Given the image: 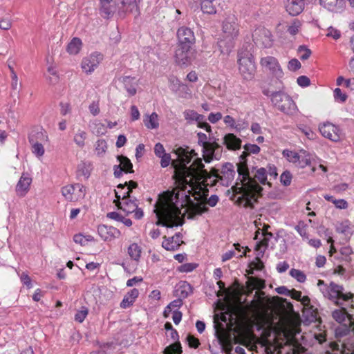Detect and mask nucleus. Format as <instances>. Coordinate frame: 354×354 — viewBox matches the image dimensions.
Instances as JSON below:
<instances>
[{
	"instance_id": "obj_1",
	"label": "nucleus",
	"mask_w": 354,
	"mask_h": 354,
	"mask_svg": "<svg viewBox=\"0 0 354 354\" xmlns=\"http://www.w3.org/2000/svg\"><path fill=\"white\" fill-rule=\"evenodd\" d=\"M190 190H178L177 188L171 191H167L159 196L158 201L154 205V212L158 218L156 224L167 227V234H169V229L174 227L182 226L184 223V214L188 213L189 218H194L197 215L207 212L206 204L192 203L184 213L181 212V208L191 203Z\"/></svg>"
},
{
	"instance_id": "obj_2",
	"label": "nucleus",
	"mask_w": 354,
	"mask_h": 354,
	"mask_svg": "<svg viewBox=\"0 0 354 354\" xmlns=\"http://www.w3.org/2000/svg\"><path fill=\"white\" fill-rule=\"evenodd\" d=\"M177 160L171 162L175 169V176L183 186L188 185L191 189L198 183L205 187L216 186L218 176V170L212 169L209 172L204 169L202 159L197 153L189 147H179L176 150Z\"/></svg>"
},
{
	"instance_id": "obj_3",
	"label": "nucleus",
	"mask_w": 354,
	"mask_h": 354,
	"mask_svg": "<svg viewBox=\"0 0 354 354\" xmlns=\"http://www.w3.org/2000/svg\"><path fill=\"white\" fill-rule=\"evenodd\" d=\"M237 172L240 183L237 182L232 187L233 190L232 199L234 200L239 205L253 209L257 198L262 195L263 188L257 181L262 185L271 186L267 180L268 171L263 167H252L249 169L247 162L242 161L237 164Z\"/></svg>"
},
{
	"instance_id": "obj_4",
	"label": "nucleus",
	"mask_w": 354,
	"mask_h": 354,
	"mask_svg": "<svg viewBox=\"0 0 354 354\" xmlns=\"http://www.w3.org/2000/svg\"><path fill=\"white\" fill-rule=\"evenodd\" d=\"M138 0H115L110 1L107 4L100 6V13L104 18H110L114 14L120 17H124L127 13L136 12Z\"/></svg>"
},
{
	"instance_id": "obj_5",
	"label": "nucleus",
	"mask_w": 354,
	"mask_h": 354,
	"mask_svg": "<svg viewBox=\"0 0 354 354\" xmlns=\"http://www.w3.org/2000/svg\"><path fill=\"white\" fill-rule=\"evenodd\" d=\"M239 25L237 19L234 15L228 16L223 24V32L225 39H221L218 42L221 53L228 55L233 48V39L239 35Z\"/></svg>"
},
{
	"instance_id": "obj_6",
	"label": "nucleus",
	"mask_w": 354,
	"mask_h": 354,
	"mask_svg": "<svg viewBox=\"0 0 354 354\" xmlns=\"http://www.w3.org/2000/svg\"><path fill=\"white\" fill-rule=\"evenodd\" d=\"M198 144L202 147L203 158L206 162L213 160H220L222 156L223 147L212 138L207 140L206 134L199 132L197 133Z\"/></svg>"
},
{
	"instance_id": "obj_7",
	"label": "nucleus",
	"mask_w": 354,
	"mask_h": 354,
	"mask_svg": "<svg viewBox=\"0 0 354 354\" xmlns=\"http://www.w3.org/2000/svg\"><path fill=\"white\" fill-rule=\"evenodd\" d=\"M239 69L245 80H251L254 74L255 66L252 53L247 50H241L238 54Z\"/></svg>"
},
{
	"instance_id": "obj_8",
	"label": "nucleus",
	"mask_w": 354,
	"mask_h": 354,
	"mask_svg": "<svg viewBox=\"0 0 354 354\" xmlns=\"http://www.w3.org/2000/svg\"><path fill=\"white\" fill-rule=\"evenodd\" d=\"M323 295L337 305H342V301H348L353 297L351 292L344 293L342 286L331 282L329 286L322 290Z\"/></svg>"
},
{
	"instance_id": "obj_9",
	"label": "nucleus",
	"mask_w": 354,
	"mask_h": 354,
	"mask_svg": "<svg viewBox=\"0 0 354 354\" xmlns=\"http://www.w3.org/2000/svg\"><path fill=\"white\" fill-rule=\"evenodd\" d=\"M272 102L278 109L286 114H291L296 109V104L292 98L282 92L273 93Z\"/></svg>"
},
{
	"instance_id": "obj_10",
	"label": "nucleus",
	"mask_w": 354,
	"mask_h": 354,
	"mask_svg": "<svg viewBox=\"0 0 354 354\" xmlns=\"http://www.w3.org/2000/svg\"><path fill=\"white\" fill-rule=\"evenodd\" d=\"M48 136L45 131H38L29 136V142L32 147V152L37 157L40 158L44 156L45 150L42 142H47Z\"/></svg>"
},
{
	"instance_id": "obj_11",
	"label": "nucleus",
	"mask_w": 354,
	"mask_h": 354,
	"mask_svg": "<svg viewBox=\"0 0 354 354\" xmlns=\"http://www.w3.org/2000/svg\"><path fill=\"white\" fill-rule=\"evenodd\" d=\"M62 194L68 201H77L84 198L85 187L79 183L68 185L62 188Z\"/></svg>"
},
{
	"instance_id": "obj_12",
	"label": "nucleus",
	"mask_w": 354,
	"mask_h": 354,
	"mask_svg": "<svg viewBox=\"0 0 354 354\" xmlns=\"http://www.w3.org/2000/svg\"><path fill=\"white\" fill-rule=\"evenodd\" d=\"M260 64L265 71H269L277 78L279 79L283 77V71L278 60L275 57L272 56L262 57Z\"/></svg>"
},
{
	"instance_id": "obj_13",
	"label": "nucleus",
	"mask_w": 354,
	"mask_h": 354,
	"mask_svg": "<svg viewBox=\"0 0 354 354\" xmlns=\"http://www.w3.org/2000/svg\"><path fill=\"white\" fill-rule=\"evenodd\" d=\"M252 38L257 46L269 48L272 45V36L270 31L266 28H261L256 29Z\"/></svg>"
},
{
	"instance_id": "obj_14",
	"label": "nucleus",
	"mask_w": 354,
	"mask_h": 354,
	"mask_svg": "<svg viewBox=\"0 0 354 354\" xmlns=\"http://www.w3.org/2000/svg\"><path fill=\"white\" fill-rule=\"evenodd\" d=\"M194 53L192 46L186 45H180L178 44L175 53V59L179 65L190 64L193 59Z\"/></svg>"
},
{
	"instance_id": "obj_15",
	"label": "nucleus",
	"mask_w": 354,
	"mask_h": 354,
	"mask_svg": "<svg viewBox=\"0 0 354 354\" xmlns=\"http://www.w3.org/2000/svg\"><path fill=\"white\" fill-rule=\"evenodd\" d=\"M321 134L333 142H338L342 138L339 128L330 122H326L319 127Z\"/></svg>"
},
{
	"instance_id": "obj_16",
	"label": "nucleus",
	"mask_w": 354,
	"mask_h": 354,
	"mask_svg": "<svg viewBox=\"0 0 354 354\" xmlns=\"http://www.w3.org/2000/svg\"><path fill=\"white\" fill-rule=\"evenodd\" d=\"M218 180L220 185L227 187L234 180L235 171L232 164L227 162L221 168L220 172L218 171Z\"/></svg>"
},
{
	"instance_id": "obj_17",
	"label": "nucleus",
	"mask_w": 354,
	"mask_h": 354,
	"mask_svg": "<svg viewBox=\"0 0 354 354\" xmlns=\"http://www.w3.org/2000/svg\"><path fill=\"white\" fill-rule=\"evenodd\" d=\"M102 59V55L100 53H93L82 59V68L85 73L88 74L91 73L97 68Z\"/></svg>"
},
{
	"instance_id": "obj_18",
	"label": "nucleus",
	"mask_w": 354,
	"mask_h": 354,
	"mask_svg": "<svg viewBox=\"0 0 354 354\" xmlns=\"http://www.w3.org/2000/svg\"><path fill=\"white\" fill-rule=\"evenodd\" d=\"M183 243H185L183 241V234L180 232H177L170 237L164 236L162 246L167 250L175 251Z\"/></svg>"
},
{
	"instance_id": "obj_19",
	"label": "nucleus",
	"mask_w": 354,
	"mask_h": 354,
	"mask_svg": "<svg viewBox=\"0 0 354 354\" xmlns=\"http://www.w3.org/2000/svg\"><path fill=\"white\" fill-rule=\"evenodd\" d=\"M177 37L180 45L192 46L195 43L194 32L187 27H180L177 31Z\"/></svg>"
},
{
	"instance_id": "obj_20",
	"label": "nucleus",
	"mask_w": 354,
	"mask_h": 354,
	"mask_svg": "<svg viewBox=\"0 0 354 354\" xmlns=\"http://www.w3.org/2000/svg\"><path fill=\"white\" fill-rule=\"evenodd\" d=\"M131 190H129L127 192V195L124 194L122 196V201L118 202L115 205L120 209H122L125 213L131 214L137 209V200L131 199L130 197Z\"/></svg>"
},
{
	"instance_id": "obj_21",
	"label": "nucleus",
	"mask_w": 354,
	"mask_h": 354,
	"mask_svg": "<svg viewBox=\"0 0 354 354\" xmlns=\"http://www.w3.org/2000/svg\"><path fill=\"white\" fill-rule=\"evenodd\" d=\"M319 1L322 8L332 12L341 13L346 7L345 0H319Z\"/></svg>"
},
{
	"instance_id": "obj_22",
	"label": "nucleus",
	"mask_w": 354,
	"mask_h": 354,
	"mask_svg": "<svg viewBox=\"0 0 354 354\" xmlns=\"http://www.w3.org/2000/svg\"><path fill=\"white\" fill-rule=\"evenodd\" d=\"M100 236L106 241H111L120 235V232L117 228L106 225H100L97 227Z\"/></svg>"
},
{
	"instance_id": "obj_23",
	"label": "nucleus",
	"mask_w": 354,
	"mask_h": 354,
	"mask_svg": "<svg viewBox=\"0 0 354 354\" xmlns=\"http://www.w3.org/2000/svg\"><path fill=\"white\" fill-rule=\"evenodd\" d=\"M31 183L32 178L29 174H22L15 187L17 195L20 197L26 196L30 189Z\"/></svg>"
},
{
	"instance_id": "obj_24",
	"label": "nucleus",
	"mask_w": 354,
	"mask_h": 354,
	"mask_svg": "<svg viewBox=\"0 0 354 354\" xmlns=\"http://www.w3.org/2000/svg\"><path fill=\"white\" fill-rule=\"evenodd\" d=\"M269 227V225L264 227L262 232L263 238L256 244L255 250L258 252V256L263 257L266 248L269 246L270 240L273 238V234L267 231Z\"/></svg>"
},
{
	"instance_id": "obj_25",
	"label": "nucleus",
	"mask_w": 354,
	"mask_h": 354,
	"mask_svg": "<svg viewBox=\"0 0 354 354\" xmlns=\"http://www.w3.org/2000/svg\"><path fill=\"white\" fill-rule=\"evenodd\" d=\"M353 226L348 220L337 222L335 225L336 232L344 236V241L347 242L353 234Z\"/></svg>"
},
{
	"instance_id": "obj_26",
	"label": "nucleus",
	"mask_w": 354,
	"mask_h": 354,
	"mask_svg": "<svg viewBox=\"0 0 354 354\" xmlns=\"http://www.w3.org/2000/svg\"><path fill=\"white\" fill-rule=\"evenodd\" d=\"M304 6V0H287L286 9L290 15L296 16L303 11Z\"/></svg>"
},
{
	"instance_id": "obj_27",
	"label": "nucleus",
	"mask_w": 354,
	"mask_h": 354,
	"mask_svg": "<svg viewBox=\"0 0 354 354\" xmlns=\"http://www.w3.org/2000/svg\"><path fill=\"white\" fill-rule=\"evenodd\" d=\"M242 141L233 133H227L223 138V144L230 150L239 149Z\"/></svg>"
},
{
	"instance_id": "obj_28",
	"label": "nucleus",
	"mask_w": 354,
	"mask_h": 354,
	"mask_svg": "<svg viewBox=\"0 0 354 354\" xmlns=\"http://www.w3.org/2000/svg\"><path fill=\"white\" fill-rule=\"evenodd\" d=\"M192 292V286L187 281H180L176 287L174 295L182 299L187 298Z\"/></svg>"
},
{
	"instance_id": "obj_29",
	"label": "nucleus",
	"mask_w": 354,
	"mask_h": 354,
	"mask_svg": "<svg viewBox=\"0 0 354 354\" xmlns=\"http://www.w3.org/2000/svg\"><path fill=\"white\" fill-rule=\"evenodd\" d=\"M139 295V291L136 288H133L129 291L124 297L123 299L120 303V307L122 308H127L133 304L136 298Z\"/></svg>"
},
{
	"instance_id": "obj_30",
	"label": "nucleus",
	"mask_w": 354,
	"mask_h": 354,
	"mask_svg": "<svg viewBox=\"0 0 354 354\" xmlns=\"http://www.w3.org/2000/svg\"><path fill=\"white\" fill-rule=\"evenodd\" d=\"M143 122L147 129H157L159 126L158 114L156 113H152L151 115L145 114Z\"/></svg>"
},
{
	"instance_id": "obj_31",
	"label": "nucleus",
	"mask_w": 354,
	"mask_h": 354,
	"mask_svg": "<svg viewBox=\"0 0 354 354\" xmlns=\"http://www.w3.org/2000/svg\"><path fill=\"white\" fill-rule=\"evenodd\" d=\"M121 81L123 83L125 89L130 95H134L136 93L135 87V78L129 76L122 77Z\"/></svg>"
},
{
	"instance_id": "obj_32",
	"label": "nucleus",
	"mask_w": 354,
	"mask_h": 354,
	"mask_svg": "<svg viewBox=\"0 0 354 354\" xmlns=\"http://www.w3.org/2000/svg\"><path fill=\"white\" fill-rule=\"evenodd\" d=\"M82 46V41L78 37H74L67 46L66 50L71 55L77 54Z\"/></svg>"
},
{
	"instance_id": "obj_33",
	"label": "nucleus",
	"mask_w": 354,
	"mask_h": 354,
	"mask_svg": "<svg viewBox=\"0 0 354 354\" xmlns=\"http://www.w3.org/2000/svg\"><path fill=\"white\" fill-rule=\"evenodd\" d=\"M243 148L245 151L243 152V154L240 156L239 158L241 160L239 163H241L242 161H246L245 157L247 156L251 153L257 154L260 151V147L254 144H246Z\"/></svg>"
},
{
	"instance_id": "obj_34",
	"label": "nucleus",
	"mask_w": 354,
	"mask_h": 354,
	"mask_svg": "<svg viewBox=\"0 0 354 354\" xmlns=\"http://www.w3.org/2000/svg\"><path fill=\"white\" fill-rule=\"evenodd\" d=\"M312 156L305 150H301L299 152V159L296 164L301 168H304L306 166L310 165L312 160Z\"/></svg>"
},
{
	"instance_id": "obj_35",
	"label": "nucleus",
	"mask_w": 354,
	"mask_h": 354,
	"mask_svg": "<svg viewBox=\"0 0 354 354\" xmlns=\"http://www.w3.org/2000/svg\"><path fill=\"white\" fill-rule=\"evenodd\" d=\"M185 119L188 122L196 121L200 123L204 119V115L198 114L194 110H185L183 113Z\"/></svg>"
},
{
	"instance_id": "obj_36",
	"label": "nucleus",
	"mask_w": 354,
	"mask_h": 354,
	"mask_svg": "<svg viewBox=\"0 0 354 354\" xmlns=\"http://www.w3.org/2000/svg\"><path fill=\"white\" fill-rule=\"evenodd\" d=\"M333 317L338 322L342 323L348 318L349 322H351V316L346 312L344 308H342L339 310H335L333 312Z\"/></svg>"
},
{
	"instance_id": "obj_37",
	"label": "nucleus",
	"mask_w": 354,
	"mask_h": 354,
	"mask_svg": "<svg viewBox=\"0 0 354 354\" xmlns=\"http://www.w3.org/2000/svg\"><path fill=\"white\" fill-rule=\"evenodd\" d=\"M93 133L97 136L104 135L106 133V127L99 120H95L91 125Z\"/></svg>"
},
{
	"instance_id": "obj_38",
	"label": "nucleus",
	"mask_w": 354,
	"mask_h": 354,
	"mask_svg": "<svg viewBox=\"0 0 354 354\" xmlns=\"http://www.w3.org/2000/svg\"><path fill=\"white\" fill-rule=\"evenodd\" d=\"M118 160H119L120 165L122 167V168L124 172H126V173L133 172V170L132 169L133 165L131 162L130 160L127 157L123 156H118Z\"/></svg>"
},
{
	"instance_id": "obj_39",
	"label": "nucleus",
	"mask_w": 354,
	"mask_h": 354,
	"mask_svg": "<svg viewBox=\"0 0 354 354\" xmlns=\"http://www.w3.org/2000/svg\"><path fill=\"white\" fill-rule=\"evenodd\" d=\"M128 254L132 259L138 261L140 257L141 248L137 243H132L128 248Z\"/></svg>"
},
{
	"instance_id": "obj_40",
	"label": "nucleus",
	"mask_w": 354,
	"mask_h": 354,
	"mask_svg": "<svg viewBox=\"0 0 354 354\" xmlns=\"http://www.w3.org/2000/svg\"><path fill=\"white\" fill-rule=\"evenodd\" d=\"M87 134L85 131L79 130L75 134L73 138L74 142L80 148H83L85 146V140L86 139Z\"/></svg>"
},
{
	"instance_id": "obj_41",
	"label": "nucleus",
	"mask_w": 354,
	"mask_h": 354,
	"mask_svg": "<svg viewBox=\"0 0 354 354\" xmlns=\"http://www.w3.org/2000/svg\"><path fill=\"white\" fill-rule=\"evenodd\" d=\"M214 1V0H203L201 4V10L204 13L215 14L216 10V8L213 5Z\"/></svg>"
},
{
	"instance_id": "obj_42",
	"label": "nucleus",
	"mask_w": 354,
	"mask_h": 354,
	"mask_svg": "<svg viewBox=\"0 0 354 354\" xmlns=\"http://www.w3.org/2000/svg\"><path fill=\"white\" fill-rule=\"evenodd\" d=\"M283 156L290 162L296 164L299 159V153L296 151L285 149L282 152Z\"/></svg>"
},
{
	"instance_id": "obj_43",
	"label": "nucleus",
	"mask_w": 354,
	"mask_h": 354,
	"mask_svg": "<svg viewBox=\"0 0 354 354\" xmlns=\"http://www.w3.org/2000/svg\"><path fill=\"white\" fill-rule=\"evenodd\" d=\"M353 253V250L350 246H344L340 249V254L342 256V259L347 263L351 261V256Z\"/></svg>"
},
{
	"instance_id": "obj_44",
	"label": "nucleus",
	"mask_w": 354,
	"mask_h": 354,
	"mask_svg": "<svg viewBox=\"0 0 354 354\" xmlns=\"http://www.w3.org/2000/svg\"><path fill=\"white\" fill-rule=\"evenodd\" d=\"M301 26V24L298 19H294L288 26L287 31L291 35H295L299 32Z\"/></svg>"
},
{
	"instance_id": "obj_45",
	"label": "nucleus",
	"mask_w": 354,
	"mask_h": 354,
	"mask_svg": "<svg viewBox=\"0 0 354 354\" xmlns=\"http://www.w3.org/2000/svg\"><path fill=\"white\" fill-rule=\"evenodd\" d=\"M107 144L104 140H98L95 145V151L99 156H102L106 151Z\"/></svg>"
},
{
	"instance_id": "obj_46",
	"label": "nucleus",
	"mask_w": 354,
	"mask_h": 354,
	"mask_svg": "<svg viewBox=\"0 0 354 354\" xmlns=\"http://www.w3.org/2000/svg\"><path fill=\"white\" fill-rule=\"evenodd\" d=\"M290 274L292 277L295 278L297 281L300 283L304 282L306 279L305 274L299 270L292 268L290 271Z\"/></svg>"
},
{
	"instance_id": "obj_47",
	"label": "nucleus",
	"mask_w": 354,
	"mask_h": 354,
	"mask_svg": "<svg viewBox=\"0 0 354 354\" xmlns=\"http://www.w3.org/2000/svg\"><path fill=\"white\" fill-rule=\"evenodd\" d=\"M223 122L225 124L229 125L230 127L235 129L236 130L238 131H240L241 129L243 128L241 127V123L236 124L234 119L229 115L224 117Z\"/></svg>"
},
{
	"instance_id": "obj_48",
	"label": "nucleus",
	"mask_w": 354,
	"mask_h": 354,
	"mask_svg": "<svg viewBox=\"0 0 354 354\" xmlns=\"http://www.w3.org/2000/svg\"><path fill=\"white\" fill-rule=\"evenodd\" d=\"M88 313V310L86 307H82L75 315V320L79 323L83 322Z\"/></svg>"
},
{
	"instance_id": "obj_49",
	"label": "nucleus",
	"mask_w": 354,
	"mask_h": 354,
	"mask_svg": "<svg viewBox=\"0 0 354 354\" xmlns=\"http://www.w3.org/2000/svg\"><path fill=\"white\" fill-rule=\"evenodd\" d=\"M334 98L336 102L343 103L347 99V95L346 93H343L339 88H336L334 90Z\"/></svg>"
},
{
	"instance_id": "obj_50",
	"label": "nucleus",
	"mask_w": 354,
	"mask_h": 354,
	"mask_svg": "<svg viewBox=\"0 0 354 354\" xmlns=\"http://www.w3.org/2000/svg\"><path fill=\"white\" fill-rule=\"evenodd\" d=\"M298 53L300 54V59L302 60L308 59L311 55V50L304 46L299 47Z\"/></svg>"
},
{
	"instance_id": "obj_51",
	"label": "nucleus",
	"mask_w": 354,
	"mask_h": 354,
	"mask_svg": "<svg viewBox=\"0 0 354 354\" xmlns=\"http://www.w3.org/2000/svg\"><path fill=\"white\" fill-rule=\"evenodd\" d=\"M281 183L284 186H288L291 183L292 174L288 171H285L282 173L280 177Z\"/></svg>"
},
{
	"instance_id": "obj_52",
	"label": "nucleus",
	"mask_w": 354,
	"mask_h": 354,
	"mask_svg": "<svg viewBox=\"0 0 354 354\" xmlns=\"http://www.w3.org/2000/svg\"><path fill=\"white\" fill-rule=\"evenodd\" d=\"M91 240V236H88L87 237L82 234H75L73 237V241L81 245H84L86 243Z\"/></svg>"
},
{
	"instance_id": "obj_53",
	"label": "nucleus",
	"mask_w": 354,
	"mask_h": 354,
	"mask_svg": "<svg viewBox=\"0 0 354 354\" xmlns=\"http://www.w3.org/2000/svg\"><path fill=\"white\" fill-rule=\"evenodd\" d=\"M298 129L305 134V136L310 140H313L315 138V133L314 132L310 129V128L304 127L303 125L298 126Z\"/></svg>"
},
{
	"instance_id": "obj_54",
	"label": "nucleus",
	"mask_w": 354,
	"mask_h": 354,
	"mask_svg": "<svg viewBox=\"0 0 354 354\" xmlns=\"http://www.w3.org/2000/svg\"><path fill=\"white\" fill-rule=\"evenodd\" d=\"M118 189H120V190H115V196L117 198L116 200L114 201V203L116 204V203H118V202H120V200L122 199V196L124 194L125 195H127V189H126V191L124 192H122V190L124 189V185H122V184H120L118 186Z\"/></svg>"
},
{
	"instance_id": "obj_55",
	"label": "nucleus",
	"mask_w": 354,
	"mask_h": 354,
	"mask_svg": "<svg viewBox=\"0 0 354 354\" xmlns=\"http://www.w3.org/2000/svg\"><path fill=\"white\" fill-rule=\"evenodd\" d=\"M19 276L21 283L26 286L28 288H31L32 287L31 279L28 274L23 272L21 274H19Z\"/></svg>"
},
{
	"instance_id": "obj_56",
	"label": "nucleus",
	"mask_w": 354,
	"mask_h": 354,
	"mask_svg": "<svg viewBox=\"0 0 354 354\" xmlns=\"http://www.w3.org/2000/svg\"><path fill=\"white\" fill-rule=\"evenodd\" d=\"M160 165L162 167L165 168L169 165L171 163V156L169 153H165L164 155L160 156Z\"/></svg>"
},
{
	"instance_id": "obj_57",
	"label": "nucleus",
	"mask_w": 354,
	"mask_h": 354,
	"mask_svg": "<svg viewBox=\"0 0 354 354\" xmlns=\"http://www.w3.org/2000/svg\"><path fill=\"white\" fill-rule=\"evenodd\" d=\"M288 67L290 71H295L301 68V63L297 59H292L289 61Z\"/></svg>"
},
{
	"instance_id": "obj_58",
	"label": "nucleus",
	"mask_w": 354,
	"mask_h": 354,
	"mask_svg": "<svg viewBox=\"0 0 354 354\" xmlns=\"http://www.w3.org/2000/svg\"><path fill=\"white\" fill-rule=\"evenodd\" d=\"M297 82L300 86L306 87L310 85V80L307 76L301 75L297 78Z\"/></svg>"
},
{
	"instance_id": "obj_59",
	"label": "nucleus",
	"mask_w": 354,
	"mask_h": 354,
	"mask_svg": "<svg viewBox=\"0 0 354 354\" xmlns=\"http://www.w3.org/2000/svg\"><path fill=\"white\" fill-rule=\"evenodd\" d=\"M90 113L95 116L100 113V106L98 102H93L88 106Z\"/></svg>"
},
{
	"instance_id": "obj_60",
	"label": "nucleus",
	"mask_w": 354,
	"mask_h": 354,
	"mask_svg": "<svg viewBox=\"0 0 354 354\" xmlns=\"http://www.w3.org/2000/svg\"><path fill=\"white\" fill-rule=\"evenodd\" d=\"M187 339L189 346L190 347H192L194 348H196L198 347V346L200 344L198 339L196 338L195 337H194L192 335H188Z\"/></svg>"
},
{
	"instance_id": "obj_61",
	"label": "nucleus",
	"mask_w": 354,
	"mask_h": 354,
	"mask_svg": "<svg viewBox=\"0 0 354 354\" xmlns=\"http://www.w3.org/2000/svg\"><path fill=\"white\" fill-rule=\"evenodd\" d=\"M326 35L328 37H333L335 39H338L341 36V33H340L339 30H338L333 27H330L328 29V32H327Z\"/></svg>"
},
{
	"instance_id": "obj_62",
	"label": "nucleus",
	"mask_w": 354,
	"mask_h": 354,
	"mask_svg": "<svg viewBox=\"0 0 354 354\" xmlns=\"http://www.w3.org/2000/svg\"><path fill=\"white\" fill-rule=\"evenodd\" d=\"M333 204L337 208L340 209H344L348 207V203L344 199H335L333 201Z\"/></svg>"
},
{
	"instance_id": "obj_63",
	"label": "nucleus",
	"mask_w": 354,
	"mask_h": 354,
	"mask_svg": "<svg viewBox=\"0 0 354 354\" xmlns=\"http://www.w3.org/2000/svg\"><path fill=\"white\" fill-rule=\"evenodd\" d=\"M154 153L158 158L165 153V148L161 143L158 142L155 145Z\"/></svg>"
},
{
	"instance_id": "obj_64",
	"label": "nucleus",
	"mask_w": 354,
	"mask_h": 354,
	"mask_svg": "<svg viewBox=\"0 0 354 354\" xmlns=\"http://www.w3.org/2000/svg\"><path fill=\"white\" fill-rule=\"evenodd\" d=\"M169 346L172 352V354H180L182 353L181 346L179 342H174Z\"/></svg>"
}]
</instances>
